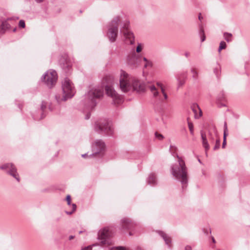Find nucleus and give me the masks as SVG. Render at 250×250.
<instances>
[{
    "label": "nucleus",
    "mask_w": 250,
    "mask_h": 250,
    "mask_svg": "<svg viewBox=\"0 0 250 250\" xmlns=\"http://www.w3.org/2000/svg\"><path fill=\"white\" fill-rule=\"evenodd\" d=\"M0 169L5 171L8 174L12 176L18 182L20 181V178L17 172L16 166L11 163H5L0 166Z\"/></svg>",
    "instance_id": "nucleus-12"
},
{
    "label": "nucleus",
    "mask_w": 250,
    "mask_h": 250,
    "mask_svg": "<svg viewBox=\"0 0 250 250\" xmlns=\"http://www.w3.org/2000/svg\"><path fill=\"white\" fill-rule=\"evenodd\" d=\"M190 71L192 74V78L196 80L198 78V74L197 70H196V68L194 67H191V69H190Z\"/></svg>",
    "instance_id": "nucleus-28"
},
{
    "label": "nucleus",
    "mask_w": 250,
    "mask_h": 250,
    "mask_svg": "<svg viewBox=\"0 0 250 250\" xmlns=\"http://www.w3.org/2000/svg\"><path fill=\"white\" fill-rule=\"evenodd\" d=\"M10 18H7L6 20L2 19L0 17V22H1V27L0 26V30L2 31L3 33L6 30L9 29L10 28V25L8 23L7 21L10 20Z\"/></svg>",
    "instance_id": "nucleus-21"
},
{
    "label": "nucleus",
    "mask_w": 250,
    "mask_h": 250,
    "mask_svg": "<svg viewBox=\"0 0 250 250\" xmlns=\"http://www.w3.org/2000/svg\"><path fill=\"white\" fill-rule=\"evenodd\" d=\"M176 78L178 82V88H179L180 86H182L185 83V81L184 80H181L180 77L179 76H177Z\"/></svg>",
    "instance_id": "nucleus-31"
},
{
    "label": "nucleus",
    "mask_w": 250,
    "mask_h": 250,
    "mask_svg": "<svg viewBox=\"0 0 250 250\" xmlns=\"http://www.w3.org/2000/svg\"><path fill=\"white\" fill-rule=\"evenodd\" d=\"M200 133L201 136L202 145L203 147L205 149L206 155H207V151L209 149V145L208 143L206 133L203 130L201 131Z\"/></svg>",
    "instance_id": "nucleus-20"
},
{
    "label": "nucleus",
    "mask_w": 250,
    "mask_h": 250,
    "mask_svg": "<svg viewBox=\"0 0 250 250\" xmlns=\"http://www.w3.org/2000/svg\"><path fill=\"white\" fill-rule=\"evenodd\" d=\"M74 211H73L72 210L71 211H65V213L67 214V215H71L72 214Z\"/></svg>",
    "instance_id": "nucleus-42"
},
{
    "label": "nucleus",
    "mask_w": 250,
    "mask_h": 250,
    "mask_svg": "<svg viewBox=\"0 0 250 250\" xmlns=\"http://www.w3.org/2000/svg\"><path fill=\"white\" fill-rule=\"evenodd\" d=\"M152 62L150 61H148L147 62H146V63L144 65V67L146 68L148 66H152Z\"/></svg>",
    "instance_id": "nucleus-39"
},
{
    "label": "nucleus",
    "mask_w": 250,
    "mask_h": 250,
    "mask_svg": "<svg viewBox=\"0 0 250 250\" xmlns=\"http://www.w3.org/2000/svg\"><path fill=\"white\" fill-rule=\"evenodd\" d=\"M112 233L107 228H104L99 230L98 234V239L100 241V245L106 247L110 246L113 244V241L111 238ZM99 245L98 243L94 244L86 247L82 248L81 250H92V247Z\"/></svg>",
    "instance_id": "nucleus-5"
},
{
    "label": "nucleus",
    "mask_w": 250,
    "mask_h": 250,
    "mask_svg": "<svg viewBox=\"0 0 250 250\" xmlns=\"http://www.w3.org/2000/svg\"><path fill=\"white\" fill-rule=\"evenodd\" d=\"M198 162L200 163H201V160L200 159H198Z\"/></svg>",
    "instance_id": "nucleus-52"
},
{
    "label": "nucleus",
    "mask_w": 250,
    "mask_h": 250,
    "mask_svg": "<svg viewBox=\"0 0 250 250\" xmlns=\"http://www.w3.org/2000/svg\"><path fill=\"white\" fill-rule=\"evenodd\" d=\"M120 16L115 17L106 25V36L111 42H115L119 33V26L121 23Z\"/></svg>",
    "instance_id": "nucleus-7"
},
{
    "label": "nucleus",
    "mask_w": 250,
    "mask_h": 250,
    "mask_svg": "<svg viewBox=\"0 0 250 250\" xmlns=\"http://www.w3.org/2000/svg\"><path fill=\"white\" fill-rule=\"evenodd\" d=\"M62 95L60 94H57L55 96L58 104H60L62 102H65L71 99L75 93V89L73 84L67 78H65L62 82Z\"/></svg>",
    "instance_id": "nucleus-4"
},
{
    "label": "nucleus",
    "mask_w": 250,
    "mask_h": 250,
    "mask_svg": "<svg viewBox=\"0 0 250 250\" xmlns=\"http://www.w3.org/2000/svg\"><path fill=\"white\" fill-rule=\"evenodd\" d=\"M198 19L200 21L203 19V17H202L201 13H200L199 16H198Z\"/></svg>",
    "instance_id": "nucleus-46"
},
{
    "label": "nucleus",
    "mask_w": 250,
    "mask_h": 250,
    "mask_svg": "<svg viewBox=\"0 0 250 250\" xmlns=\"http://www.w3.org/2000/svg\"><path fill=\"white\" fill-rule=\"evenodd\" d=\"M83 232V231L81 230V231H79V234H81Z\"/></svg>",
    "instance_id": "nucleus-50"
},
{
    "label": "nucleus",
    "mask_w": 250,
    "mask_h": 250,
    "mask_svg": "<svg viewBox=\"0 0 250 250\" xmlns=\"http://www.w3.org/2000/svg\"><path fill=\"white\" fill-rule=\"evenodd\" d=\"M120 229L122 230H130L129 235H132L133 233L132 232L135 227H137L138 224L129 218L125 217L121 220Z\"/></svg>",
    "instance_id": "nucleus-13"
},
{
    "label": "nucleus",
    "mask_w": 250,
    "mask_h": 250,
    "mask_svg": "<svg viewBox=\"0 0 250 250\" xmlns=\"http://www.w3.org/2000/svg\"><path fill=\"white\" fill-rule=\"evenodd\" d=\"M142 56L133 52L127 57V63L132 68H137L141 64Z\"/></svg>",
    "instance_id": "nucleus-16"
},
{
    "label": "nucleus",
    "mask_w": 250,
    "mask_h": 250,
    "mask_svg": "<svg viewBox=\"0 0 250 250\" xmlns=\"http://www.w3.org/2000/svg\"><path fill=\"white\" fill-rule=\"evenodd\" d=\"M106 94L112 98V103L114 104H120L123 102L122 97L119 95L112 86L106 85L105 87Z\"/></svg>",
    "instance_id": "nucleus-15"
},
{
    "label": "nucleus",
    "mask_w": 250,
    "mask_h": 250,
    "mask_svg": "<svg viewBox=\"0 0 250 250\" xmlns=\"http://www.w3.org/2000/svg\"><path fill=\"white\" fill-rule=\"evenodd\" d=\"M19 26L20 27H21V28H24L25 26V22L23 20H20L19 22Z\"/></svg>",
    "instance_id": "nucleus-35"
},
{
    "label": "nucleus",
    "mask_w": 250,
    "mask_h": 250,
    "mask_svg": "<svg viewBox=\"0 0 250 250\" xmlns=\"http://www.w3.org/2000/svg\"><path fill=\"white\" fill-rule=\"evenodd\" d=\"M41 79L48 88H51L55 85L58 79L57 72L54 70L47 71L42 75Z\"/></svg>",
    "instance_id": "nucleus-10"
},
{
    "label": "nucleus",
    "mask_w": 250,
    "mask_h": 250,
    "mask_svg": "<svg viewBox=\"0 0 250 250\" xmlns=\"http://www.w3.org/2000/svg\"><path fill=\"white\" fill-rule=\"evenodd\" d=\"M203 174H204V171L203 170Z\"/></svg>",
    "instance_id": "nucleus-53"
},
{
    "label": "nucleus",
    "mask_w": 250,
    "mask_h": 250,
    "mask_svg": "<svg viewBox=\"0 0 250 250\" xmlns=\"http://www.w3.org/2000/svg\"><path fill=\"white\" fill-rule=\"evenodd\" d=\"M199 36H200L201 41V42H203L206 40V36L205 34L203 25L201 24H199Z\"/></svg>",
    "instance_id": "nucleus-26"
},
{
    "label": "nucleus",
    "mask_w": 250,
    "mask_h": 250,
    "mask_svg": "<svg viewBox=\"0 0 250 250\" xmlns=\"http://www.w3.org/2000/svg\"><path fill=\"white\" fill-rule=\"evenodd\" d=\"M191 109L194 114L195 119H199L202 116V110L197 104H193L191 105Z\"/></svg>",
    "instance_id": "nucleus-19"
},
{
    "label": "nucleus",
    "mask_w": 250,
    "mask_h": 250,
    "mask_svg": "<svg viewBox=\"0 0 250 250\" xmlns=\"http://www.w3.org/2000/svg\"><path fill=\"white\" fill-rule=\"evenodd\" d=\"M188 126L190 131V134L193 135L194 134V126L193 125L191 122H188Z\"/></svg>",
    "instance_id": "nucleus-30"
},
{
    "label": "nucleus",
    "mask_w": 250,
    "mask_h": 250,
    "mask_svg": "<svg viewBox=\"0 0 250 250\" xmlns=\"http://www.w3.org/2000/svg\"><path fill=\"white\" fill-rule=\"evenodd\" d=\"M224 39L228 42H230L232 40V35L231 33L225 32L223 35Z\"/></svg>",
    "instance_id": "nucleus-27"
},
{
    "label": "nucleus",
    "mask_w": 250,
    "mask_h": 250,
    "mask_svg": "<svg viewBox=\"0 0 250 250\" xmlns=\"http://www.w3.org/2000/svg\"><path fill=\"white\" fill-rule=\"evenodd\" d=\"M146 87L150 90L153 98L155 100H158L160 102H163L164 100H167L168 99V96L165 92V89H162V91H161L162 94L164 97L163 98L161 96V93L154 85L148 84L147 85Z\"/></svg>",
    "instance_id": "nucleus-14"
},
{
    "label": "nucleus",
    "mask_w": 250,
    "mask_h": 250,
    "mask_svg": "<svg viewBox=\"0 0 250 250\" xmlns=\"http://www.w3.org/2000/svg\"><path fill=\"white\" fill-rule=\"evenodd\" d=\"M103 96L104 88L100 85L91 87L83 96L80 105L83 111L87 112L85 116L86 120L90 118V111L96 106L98 100H100Z\"/></svg>",
    "instance_id": "nucleus-1"
},
{
    "label": "nucleus",
    "mask_w": 250,
    "mask_h": 250,
    "mask_svg": "<svg viewBox=\"0 0 250 250\" xmlns=\"http://www.w3.org/2000/svg\"><path fill=\"white\" fill-rule=\"evenodd\" d=\"M226 97L224 91L221 92L217 97V101L218 105L220 107L226 106V104L224 102L225 101Z\"/></svg>",
    "instance_id": "nucleus-22"
},
{
    "label": "nucleus",
    "mask_w": 250,
    "mask_h": 250,
    "mask_svg": "<svg viewBox=\"0 0 250 250\" xmlns=\"http://www.w3.org/2000/svg\"><path fill=\"white\" fill-rule=\"evenodd\" d=\"M214 73L217 77H218L220 73V68L219 66L215 68L213 70Z\"/></svg>",
    "instance_id": "nucleus-32"
},
{
    "label": "nucleus",
    "mask_w": 250,
    "mask_h": 250,
    "mask_svg": "<svg viewBox=\"0 0 250 250\" xmlns=\"http://www.w3.org/2000/svg\"><path fill=\"white\" fill-rule=\"evenodd\" d=\"M47 108L51 111H54L56 109V108L52 103L49 104L47 102L42 101L41 104L40 108L38 109L32 114V117L34 120L38 121L44 118L47 114Z\"/></svg>",
    "instance_id": "nucleus-8"
},
{
    "label": "nucleus",
    "mask_w": 250,
    "mask_h": 250,
    "mask_svg": "<svg viewBox=\"0 0 250 250\" xmlns=\"http://www.w3.org/2000/svg\"><path fill=\"white\" fill-rule=\"evenodd\" d=\"M155 135V137L160 140H162L164 138L162 134H159L157 132H156Z\"/></svg>",
    "instance_id": "nucleus-38"
},
{
    "label": "nucleus",
    "mask_w": 250,
    "mask_h": 250,
    "mask_svg": "<svg viewBox=\"0 0 250 250\" xmlns=\"http://www.w3.org/2000/svg\"><path fill=\"white\" fill-rule=\"evenodd\" d=\"M120 24L123 29V30H121L120 32L123 35L125 43L128 44H133L135 42V37L133 32L129 29V22L125 21L122 24L121 21Z\"/></svg>",
    "instance_id": "nucleus-9"
},
{
    "label": "nucleus",
    "mask_w": 250,
    "mask_h": 250,
    "mask_svg": "<svg viewBox=\"0 0 250 250\" xmlns=\"http://www.w3.org/2000/svg\"><path fill=\"white\" fill-rule=\"evenodd\" d=\"M142 61H144V62H147L148 60L146 58V57H142Z\"/></svg>",
    "instance_id": "nucleus-44"
},
{
    "label": "nucleus",
    "mask_w": 250,
    "mask_h": 250,
    "mask_svg": "<svg viewBox=\"0 0 250 250\" xmlns=\"http://www.w3.org/2000/svg\"><path fill=\"white\" fill-rule=\"evenodd\" d=\"M158 234L163 238L168 248L171 249L172 247L171 238L162 231H159Z\"/></svg>",
    "instance_id": "nucleus-18"
},
{
    "label": "nucleus",
    "mask_w": 250,
    "mask_h": 250,
    "mask_svg": "<svg viewBox=\"0 0 250 250\" xmlns=\"http://www.w3.org/2000/svg\"><path fill=\"white\" fill-rule=\"evenodd\" d=\"M16 30V28H15L14 29H13V32H15Z\"/></svg>",
    "instance_id": "nucleus-51"
},
{
    "label": "nucleus",
    "mask_w": 250,
    "mask_h": 250,
    "mask_svg": "<svg viewBox=\"0 0 250 250\" xmlns=\"http://www.w3.org/2000/svg\"><path fill=\"white\" fill-rule=\"evenodd\" d=\"M220 146V141L219 139H217L216 140L215 145L213 147V149L214 150H217L218 149Z\"/></svg>",
    "instance_id": "nucleus-33"
},
{
    "label": "nucleus",
    "mask_w": 250,
    "mask_h": 250,
    "mask_svg": "<svg viewBox=\"0 0 250 250\" xmlns=\"http://www.w3.org/2000/svg\"><path fill=\"white\" fill-rule=\"evenodd\" d=\"M228 126L226 122H225L224 125V133H223V142L222 144V148H225L227 143V137L228 135Z\"/></svg>",
    "instance_id": "nucleus-24"
},
{
    "label": "nucleus",
    "mask_w": 250,
    "mask_h": 250,
    "mask_svg": "<svg viewBox=\"0 0 250 250\" xmlns=\"http://www.w3.org/2000/svg\"><path fill=\"white\" fill-rule=\"evenodd\" d=\"M87 156H88V155L86 153L82 155V156L83 158H85Z\"/></svg>",
    "instance_id": "nucleus-48"
},
{
    "label": "nucleus",
    "mask_w": 250,
    "mask_h": 250,
    "mask_svg": "<svg viewBox=\"0 0 250 250\" xmlns=\"http://www.w3.org/2000/svg\"><path fill=\"white\" fill-rule=\"evenodd\" d=\"M184 55L186 58H188L189 56V53L188 52H186L185 53Z\"/></svg>",
    "instance_id": "nucleus-43"
},
{
    "label": "nucleus",
    "mask_w": 250,
    "mask_h": 250,
    "mask_svg": "<svg viewBox=\"0 0 250 250\" xmlns=\"http://www.w3.org/2000/svg\"><path fill=\"white\" fill-rule=\"evenodd\" d=\"M147 183L151 186L154 187L157 184V178L155 174L151 173L147 179Z\"/></svg>",
    "instance_id": "nucleus-23"
},
{
    "label": "nucleus",
    "mask_w": 250,
    "mask_h": 250,
    "mask_svg": "<svg viewBox=\"0 0 250 250\" xmlns=\"http://www.w3.org/2000/svg\"><path fill=\"white\" fill-rule=\"evenodd\" d=\"M119 85L120 89L124 93L133 91L143 93L147 86L123 70L120 71Z\"/></svg>",
    "instance_id": "nucleus-2"
},
{
    "label": "nucleus",
    "mask_w": 250,
    "mask_h": 250,
    "mask_svg": "<svg viewBox=\"0 0 250 250\" xmlns=\"http://www.w3.org/2000/svg\"><path fill=\"white\" fill-rule=\"evenodd\" d=\"M35 0L38 3H41L44 1V0Z\"/></svg>",
    "instance_id": "nucleus-47"
},
{
    "label": "nucleus",
    "mask_w": 250,
    "mask_h": 250,
    "mask_svg": "<svg viewBox=\"0 0 250 250\" xmlns=\"http://www.w3.org/2000/svg\"><path fill=\"white\" fill-rule=\"evenodd\" d=\"M185 250H192V248L190 246H187L185 247Z\"/></svg>",
    "instance_id": "nucleus-41"
},
{
    "label": "nucleus",
    "mask_w": 250,
    "mask_h": 250,
    "mask_svg": "<svg viewBox=\"0 0 250 250\" xmlns=\"http://www.w3.org/2000/svg\"><path fill=\"white\" fill-rule=\"evenodd\" d=\"M72 206V210L74 211H75L76 210L77 206L75 204H72L71 205Z\"/></svg>",
    "instance_id": "nucleus-40"
},
{
    "label": "nucleus",
    "mask_w": 250,
    "mask_h": 250,
    "mask_svg": "<svg viewBox=\"0 0 250 250\" xmlns=\"http://www.w3.org/2000/svg\"><path fill=\"white\" fill-rule=\"evenodd\" d=\"M109 250H143L141 247H136L134 248H128L125 249L124 247H112L109 248Z\"/></svg>",
    "instance_id": "nucleus-25"
},
{
    "label": "nucleus",
    "mask_w": 250,
    "mask_h": 250,
    "mask_svg": "<svg viewBox=\"0 0 250 250\" xmlns=\"http://www.w3.org/2000/svg\"><path fill=\"white\" fill-rule=\"evenodd\" d=\"M212 240L213 243H215V240L214 238L213 237H212Z\"/></svg>",
    "instance_id": "nucleus-49"
},
{
    "label": "nucleus",
    "mask_w": 250,
    "mask_h": 250,
    "mask_svg": "<svg viewBox=\"0 0 250 250\" xmlns=\"http://www.w3.org/2000/svg\"><path fill=\"white\" fill-rule=\"evenodd\" d=\"M61 66L66 74L71 73L72 71V62L67 60H62L61 62Z\"/></svg>",
    "instance_id": "nucleus-17"
},
{
    "label": "nucleus",
    "mask_w": 250,
    "mask_h": 250,
    "mask_svg": "<svg viewBox=\"0 0 250 250\" xmlns=\"http://www.w3.org/2000/svg\"><path fill=\"white\" fill-rule=\"evenodd\" d=\"M156 84L161 89V91H162V89H165L163 86V84L161 82H157L156 83Z\"/></svg>",
    "instance_id": "nucleus-37"
},
{
    "label": "nucleus",
    "mask_w": 250,
    "mask_h": 250,
    "mask_svg": "<svg viewBox=\"0 0 250 250\" xmlns=\"http://www.w3.org/2000/svg\"><path fill=\"white\" fill-rule=\"evenodd\" d=\"M227 47V44L224 41H221L220 42L219 48H218V52H220L222 49H224Z\"/></svg>",
    "instance_id": "nucleus-29"
},
{
    "label": "nucleus",
    "mask_w": 250,
    "mask_h": 250,
    "mask_svg": "<svg viewBox=\"0 0 250 250\" xmlns=\"http://www.w3.org/2000/svg\"><path fill=\"white\" fill-rule=\"evenodd\" d=\"M74 237H75V236H74V235H70V236H69V240H71L73 239V238H74Z\"/></svg>",
    "instance_id": "nucleus-45"
},
{
    "label": "nucleus",
    "mask_w": 250,
    "mask_h": 250,
    "mask_svg": "<svg viewBox=\"0 0 250 250\" xmlns=\"http://www.w3.org/2000/svg\"><path fill=\"white\" fill-rule=\"evenodd\" d=\"M105 150V144L104 142L101 139L96 140L92 145V153L89 155V156H96L97 155L102 156L104 154Z\"/></svg>",
    "instance_id": "nucleus-11"
},
{
    "label": "nucleus",
    "mask_w": 250,
    "mask_h": 250,
    "mask_svg": "<svg viewBox=\"0 0 250 250\" xmlns=\"http://www.w3.org/2000/svg\"><path fill=\"white\" fill-rule=\"evenodd\" d=\"M66 201L67 202V205L70 206L71 204V196L70 195H67L66 197Z\"/></svg>",
    "instance_id": "nucleus-36"
},
{
    "label": "nucleus",
    "mask_w": 250,
    "mask_h": 250,
    "mask_svg": "<svg viewBox=\"0 0 250 250\" xmlns=\"http://www.w3.org/2000/svg\"><path fill=\"white\" fill-rule=\"evenodd\" d=\"M178 164L172 165L170 171L172 175L182 184L183 189L187 187L188 184V169L182 158L176 154Z\"/></svg>",
    "instance_id": "nucleus-3"
},
{
    "label": "nucleus",
    "mask_w": 250,
    "mask_h": 250,
    "mask_svg": "<svg viewBox=\"0 0 250 250\" xmlns=\"http://www.w3.org/2000/svg\"><path fill=\"white\" fill-rule=\"evenodd\" d=\"M142 49H143V46L142 45V44L140 43H138V45L136 47V52L137 53L141 52L142 50Z\"/></svg>",
    "instance_id": "nucleus-34"
},
{
    "label": "nucleus",
    "mask_w": 250,
    "mask_h": 250,
    "mask_svg": "<svg viewBox=\"0 0 250 250\" xmlns=\"http://www.w3.org/2000/svg\"><path fill=\"white\" fill-rule=\"evenodd\" d=\"M94 130L100 134L109 136H113L114 133L111 122L105 119H100L95 122Z\"/></svg>",
    "instance_id": "nucleus-6"
}]
</instances>
